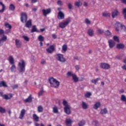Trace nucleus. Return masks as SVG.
Returning a JSON list of instances; mask_svg holds the SVG:
<instances>
[{
    "label": "nucleus",
    "mask_w": 126,
    "mask_h": 126,
    "mask_svg": "<svg viewBox=\"0 0 126 126\" xmlns=\"http://www.w3.org/2000/svg\"><path fill=\"white\" fill-rule=\"evenodd\" d=\"M48 81L50 84L51 87L59 88V87L60 86V82L59 81L54 78V77L49 78Z\"/></svg>",
    "instance_id": "1"
},
{
    "label": "nucleus",
    "mask_w": 126,
    "mask_h": 126,
    "mask_svg": "<svg viewBox=\"0 0 126 126\" xmlns=\"http://www.w3.org/2000/svg\"><path fill=\"white\" fill-rule=\"evenodd\" d=\"M63 104L64 106V111L66 115H70L71 114V111H70V109H71V107H70V105L68 104V103L66 100H63Z\"/></svg>",
    "instance_id": "2"
},
{
    "label": "nucleus",
    "mask_w": 126,
    "mask_h": 126,
    "mask_svg": "<svg viewBox=\"0 0 126 126\" xmlns=\"http://www.w3.org/2000/svg\"><path fill=\"white\" fill-rule=\"evenodd\" d=\"M25 62L24 60H21L18 64V70L19 72L23 73L25 72Z\"/></svg>",
    "instance_id": "3"
},
{
    "label": "nucleus",
    "mask_w": 126,
    "mask_h": 126,
    "mask_svg": "<svg viewBox=\"0 0 126 126\" xmlns=\"http://www.w3.org/2000/svg\"><path fill=\"white\" fill-rule=\"evenodd\" d=\"M115 30L116 31H120V30H123L125 32H126V26L124 25H122V24L120 23V22H116L115 24Z\"/></svg>",
    "instance_id": "4"
},
{
    "label": "nucleus",
    "mask_w": 126,
    "mask_h": 126,
    "mask_svg": "<svg viewBox=\"0 0 126 126\" xmlns=\"http://www.w3.org/2000/svg\"><path fill=\"white\" fill-rule=\"evenodd\" d=\"M70 22H71V18H70V17H68L66 19L65 21L59 24V27L62 29L65 28V27H66V26H67V25H68Z\"/></svg>",
    "instance_id": "5"
},
{
    "label": "nucleus",
    "mask_w": 126,
    "mask_h": 126,
    "mask_svg": "<svg viewBox=\"0 0 126 126\" xmlns=\"http://www.w3.org/2000/svg\"><path fill=\"white\" fill-rule=\"evenodd\" d=\"M0 96H1V97L5 100H9V99H11L12 98V94H3L2 92H0Z\"/></svg>",
    "instance_id": "6"
},
{
    "label": "nucleus",
    "mask_w": 126,
    "mask_h": 126,
    "mask_svg": "<svg viewBox=\"0 0 126 126\" xmlns=\"http://www.w3.org/2000/svg\"><path fill=\"white\" fill-rule=\"evenodd\" d=\"M57 57L56 58L57 60L61 63H65L66 61L65 58H63V55L62 54H57Z\"/></svg>",
    "instance_id": "7"
},
{
    "label": "nucleus",
    "mask_w": 126,
    "mask_h": 126,
    "mask_svg": "<svg viewBox=\"0 0 126 126\" xmlns=\"http://www.w3.org/2000/svg\"><path fill=\"white\" fill-rule=\"evenodd\" d=\"M21 21L22 23H25L27 22V14L25 13H22L21 14Z\"/></svg>",
    "instance_id": "8"
},
{
    "label": "nucleus",
    "mask_w": 126,
    "mask_h": 126,
    "mask_svg": "<svg viewBox=\"0 0 126 126\" xmlns=\"http://www.w3.org/2000/svg\"><path fill=\"white\" fill-rule=\"evenodd\" d=\"M100 67L103 69H109L110 68V65L106 63H101Z\"/></svg>",
    "instance_id": "9"
},
{
    "label": "nucleus",
    "mask_w": 126,
    "mask_h": 126,
    "mask_svg": "<svg viewBox=\"0 0 126 126\" xmlns=\"http://www.w3.org/2000/svg\"><path fill=\"white\" fill-rule=\"evenodd\" d=\"M57 17L59 20L64 19V14L62 11H60L58 13Z\"/></svg>",
    "instance_id": "10"
},
{
    "label": "nucleus",
    "mask_w": 126,
    "mask_h": 126,
    "mask_svg": "<svg viewBox=\"0 0 126 126\" xmlns=\"http://www.w3.org/2000/svg\"><path fill=\"white\" fill-rule=\"evenodd\" d=\"M51 11H52V10L51 9V8L43 9L42 13H43L44 16H47V15H48V14H50V13H51Z\"/></svg>",
    "instance_id": "11"
},
{
    "label": "nucleus",
    "mask_w": 126,
    "mask_h": 126,
    "mask_svg": "<svg viewBox=\"0 0 126 126\" xmlns=\"http://www.w3.org/2000/svg\"><path fill=\"white\" fill-rule=\"evenodd\" d=\"M25 113H26V110L25 109H23L21 111V113L20 114L19 118L20 120H23V118H24V116H25Z\"/></svg>",
    "instance_id": "12"
},
{
    "label": "nucleus",
    "mask_w": 126,
    "mask_h": 126,
    "mask_svg": "<svg viewBox=\"0 0 126 126\" xmlns=\"http://www.w3.org/2000/svg\"><path fill=\"white\" fill-rule=\"evenodd\" d=\"M55 51V47L54 45H51L49 48L46 49V51L48 54H52Z\"/></svg>",
    "instance_id": "13"
},
{
    "label": "nucleus",
    "mask_w": 126,
    "mask_h": 126,
    "mask_svg": "<svg viewBox=\"0 0 126 126\" xmlns=\"http://www.w3.org/2000/svg\"><path fill=\"white\" fill-rule=\"evenodd\" d=\"M108 43L109 48H110V49L114 48V47H115V45H116V43H115V41H114V40H109L108 41Z\"/></svg>",
    "instance_id": "14"
},
{
    "label": "nucleus",
    "mask_w": 126,
    "mask_h": 126,
    "mask_svg": "<svg viewBox=\"0 0 126 126\" xmlns=\"http://www.w3.org/2000/svg\"><path fill=\"white\" fill-rule=\"evenodd\" d=\"M118 14H119V11L118 10V9L114 10L112 13V18H115V17H117Z\"/></svg>",
    "instance_id": "15"
},
{
    "label": "nucleus",
    "mask_w": 126,
    "mask_h": 126,
    "mask_svg": "<svg viewBox=\"0 0 126 126\" xmlns=\"http://www.w3.org/2000/svg\"><path fill=\"white\" fill-rule=\"evenodd\" d=\"M88 34L90 37H93L94 36V30L90 29L88 30Z\"/></svg>",
    "instance_id": "16"
},
{
    "label": "nucleus",
    "mask_w": 126,
    "mask_h": 126,
    "mask_svg": "<svg viewBox=\"0 0 126 126\" xmlns=\"http://www.w3.org/2000/svg\"><path fill=\"white\" fill-rule=\"evenodd\" d=\"M31 26H32V20H30L26 22L25 27L27 28H31Z\"/></svg>",
    "instance_id": "17"
},
{
    "label": "nucleus",
    "mask_w": 126,
    "mask_h": 126,
    "mask_svg": "<svg viewBox=\"0 0 126 126\" xmlns=\"http://www.w3.org/2000/svg\"><path fill=\"white\" fill-rule=\"evenodd\" d=\"M72 124V120L71 119H66L65 120V124L67 126H71Z\"/></svg>",
    "instance_id": "18"
},
{
    "label": "nucleus",
    "mask_w": 126,
    "mask_h": 126,
    "mask_svg": "<svg viewBox=\"0 0 126 126\" xmlns=\"http://www.w3.org/2000/svg\"><path fill=\"white\" fill-rule=\"evenodd\" d=\"M116 48L119 50L123 49L125 48V44L122 43L117 44L116 45Z\"/></svg>",
    "instance_id": "19"
},
{
    "label": "nucleus",
    "mask_w": 126,
    "mask_h": 126,
    "mask_svg": "<svg viewBox=\"0 0 126 126\" xmlns=\"http://www.w3.org/2000/svg\"><path fill=\"white\" fill-rule=\"evenodd\" d=\"M32 96L30 95L28 98L25 99L24 101L25 103H31L32 102Z\"/></svg>",
    "instance_id": "20"
},
{
    "label": "nucleus",
    "mask_w": 126,
    "mask_h": 126,
    "mask_svg": "<svg viewBox=\"0 0 126 126\" xmlns=\"http://www.w3.org/2000/svg\"><path fill=\"white\" fill-rule=\"evenodd\" d=\"M82 108L84 109V110H86L88 109V104L86 103V102L84 101L82 102Z\"/></svg>",
    "instance_id": "21"
},
{
    "label": "nucleus",
    "mask_w": 126,
    "mask_h": 126,
    "mask_svg": "<svg viewBox=\"0 0 126 126\" xmlns=\"http://www.w3.org/2000/svg\"><path fill=\"white\" fill-rule=\"evenodd\" d=\"M0 87H7V84L4 81H0Z\"/></svg>",
    "instance_id": "22"
},
{
    "label": "nucleus",
    "mask_w": 126,
    "mask_h": 126,
    "mask_svg": "<svg viewBox=\"0 0 126 126\" xmlns=\"http://www.w3.org/2000/svg\"><path fill=\"white\" fill-rule=\"evenodd\" d=\"M10 64H14V59L12 56H10L8 59Z\"/></svg>",
    "instance_id": "23"
},
{
    "label": "nucleus",
    "mask_w": 126,
    "mask_h": 126,
    "mask_svg": "<svg viewBox=\"0 0 126 126\" xmlns=\"http://www.w3.org/2000/svg\"><path fill=\"white\" fill-rule=\"evenodd\" d=\"M15 44L17 48H20L21 46V42H20L18 39L15 40Z\"/></svg>",
    "instance_id": "24"
},
{
    "label": "nucleus",
    "mask_w": 126,
    "mask_h": 126,
    "mask_svg": "<svg viewBox=\"0 0 126 126\" xmlns=\"http://www.w3.org/2000/svg\"><path fill=\"white\" fill-rule=\"evenodd\" d=\"M100 106H101V103L99 102H97L94 105V109H95V110H97L98 108H99Z\"/></svg>",
    "instance_id": "25"
},
{
    "label": "nucleus",
    "mask_w": 126,
    "mask_h": 126,
    "mask_svg": "<svg viewBox=\"0 0 126 126\" xmlns=\"http://www.w3.org/2000/svg\"><path fill=\"white\" fill-rule=\"evenodd\" d=\"M100 113L101 115H106V114H108V110L107 108H104L101 110Z\"/></svg>",
    "instance_id": "26"
},
{
    "label": "nucleus",
    "mask_w": 126,
    "mask_h": 126,
    "mask_svg": "<svg viewBox=\"0 0 126 126\" xmlns=\"http://www.w3.org/2000/svg\"><path fill=\"white\" fill-rule=\"evenodd\" d=\"M0 5L2 6V9L0 10V13H3L5 9V6L2 3V2H0Z\"/></svg>",
    "instance_id": "27"
},
{
    "label": "nucleus",
    "mask_w": 126,
    "mask_h": 126,
    "mask_svg": "<svg viewBox=\"0 0 126 126\" xmlns=\"http://www.w3.org/2000/svg\"><path fill=\"white\" fill-rule=\"evenodd\" d=\"M10 70L12 72H15L16 71V66L14 64H12L10 67Z\"/></svg>",
    "instance_id": "28"
},
{
    "label": "nucleus",
    "mask_w": 126,
    "mask_h": 126,
    "mask_svg": "<svg viewBox=\"0 0 126 126\" xmlns=\"http://www.w3.org/2000/svg\"><path fill=\"white\" fill-rule=\"evenodd\" d=\"M62 51L63 53H65L67 51V45L66 44L63 45Z\"/></svg>",
    "instance_id": "29"
},
{
    "label": "nucleus",
    "mask_w": 126,
    "mask_h": 126,
    "mask_svg": "<svg viewBox=\"0 0 126 126\" xmlns=\"http://www.w3.org/2000/svg\"><path fill=\"white\" fill-rule=\"evenodd\" d=\"M32 118L35 122H39V117L36 114H33Z\"/></svg>",
    "instance_id": "30"
},
{
    "label": "nucleus",
    "mask_w": 126,
    "mask_h": 126,
    "mask_svg": "<svg viewBox=\"0 0 126 126\" xmlns=\"http://www.w3.org/2000/svg\"><path fill=\"white\" fill-rule=\"evenodd\" d=\"M72 77L74 82H78L79 79L78 77H77V76H76V75L74 74Z\"/></svg>",
    "instance_id": "31"
},
{
    "label": "nucleus",
    "mask_w": 126,
    "mask_h": 126,
    "mask_svg": "<svg viewBox=\"0 0 126 126\" xmlns=\"http://www.w3.org/2000/svg\"><path fill=\"white\" fill-rule=\"evenodd\" d=\"M105 36L107 37H110V36H112V33H111V32L109 30H107L105 31L104 33Z\"/></svg>",
    "instance_id": "32"
},
{
    "label": "nucleus",
    "mask_w": 126,
    "mask_h": 126,
    "mask_svg": "<svg viewBox=\"0 0 126 126\" xmlns=\"http://www.w3.org/2000/svg\"><path fill=\"white\" fill-rule=\"evenodd\" d=\"M31 32V33H34V32H38V31H37V28H36V26L34 25L32 26Z\"/></svg>",
    "instance_id": "33"
},
{
    "label": "nucleus",
    "mask_w": 126,
    "mask_h": 126,
    "mask_svg": "<svg viewBox=\"0 0 126 126\" xmlns=\"http://www.w3.org/2000/svg\"><path fill=\"white\" fill-rule=\"evenodd\" d=\"M75 5L79 7V6H81V5H82V2H81L80 0H79L75 3Z\"/></svg>",
    "instance_id": "34"
},
{
    "label": "nucleus",
    "mask_w": 126,
    "mask_h": 126,
    "mask_svg": "<svg viewBox=\"0 0 126 126\" xmlns=\"http://www.w3.org/2000/svg\"><path fill=\"white\" fill-rule=\"evenodd\" d=\"M43 106H42V105H39L37 107V111L38 112V113H42V112H43Z\"/></svg>",
    "instance_id": "35"
},
{
    "label": "nucleus",
    "mask_w": 126,
    "mask_h": 126,
    "mask_svg": "<svg viewBox=\"0 0 126 126\" xmlns=\"http://www.w3.org/2000/svg\"><path fill=\"white\" fill-rule=\"evenodd\" d=\"M38 40L40 41V42H43L45 38L41 35H39L38 37Z\"/></svg>",
    "instance_id": "36"
},
{
    "label": "nucleus",
    "mask_w": 126,
    "mask_h": 126,
    "mask_svg": "<svg viewBox=\"0 0 126 126\" xmlns=\"http://www.w3.org/2000/svg\"><path fill=\"white\" fill-rule=\"evenodd\" d=\"M6 110L5 108H3V107L0 106V113L1 114H4L5 113Z\"/></svg>",
    "instance_id": "37"
},
{
    "label": "nucleus",
    "mask_w": 126,
    "mask_h": 126,
    "mask_svg": "<svg viewBox=\"0 0 126 126\" xmlns=\"http://www.w3.org/2000/svg\"><path fill=\"white\" fill-rule=\"evenodd\" d=\"M74 74L72 73V72H70V71H68L67 72L66 75H67V77H70L72 76V77L73 76V75Z\"/></svg>",
    "instance_id": "38"
},
{
    "label": "nucleus",
    "mask_w": 126,
    "mask_h": 126,
    "mask_svg": "<svg viewBox=\"0 0 126 126\" xmlns=\"http://www.w3.org/2000/svg\"><path fill=\"white\" fill-rule=\"evenodd\" d=\"M99 78H97L96 79H93V80H92V83H94V84H95V85H96V83L98 82V81H99Z\"/></svg>",
    "instance_id": "39"
},
{
    "label": "nucleus",
    "mask_w": 126,
    "mask_h": 126,
    "mask_svg": "<svg viewBox=\"0 0 126 126\" xmlns=\"http://www.w3.org/2000/svg\"><path fill=\"white\" fill-rule=\"evenodd\" d=\"M113 39L115 41V42H117L118 43H120V39H119V37L117 36H114Z\"/></svg>",
    "instance_id": "40"
},
{
    "label": "nucleus",
    "mask_w": 126,
    "mask_h": 126,
    "mask_svg": "<svg viewBox=\"0 0 126 126\" xmlns=\"http://www.w3.org/2000/svg\"><path fill=\"white\" fill-rule=\"evenodd\" d=\"M78 126H84V125H85V121L84 120H82L81 121H80L79 123H78Z\"/></svg>",
    "instance_id": "41"
},
{
    "label": "nucleus",
    "mask_w": 126,
    "mask_h": 126,
    "mask_svg": "<svg viewBox=\"0 0 126 126\" xmlns=\"http://www.w3.org/2000/svg\"><path fill=\"white\" fill-rule=\"evenodd\" d=\"M97 34H103V33H104V30H101L100 29H97Z\"/></svg>",
    "instance_id": "42"
},
{
    "label": "nucleus",
    "mask_w": 126,
    "mask_h": 126,
    "mask_svg": "<svg viewBox=\"0 0 126 126\" xmlns=\"http://www.w3.org/2000/svg\"><path fill=\"white\" fill-rule=\"evenodd\" d=\"M53 109V113H54V114H57V113H59V110H58V107L57 106H55Z\"/></svg>",
    "instance_id": "43"
},
{
    "label": "nucleus",
    "mask_w": 126,
    "mask_h": 126,
    "mask_svg": "<svg viewBox=\"0 0 126 126\" xmlns=\"http://www.w3.org/2000/svg\"><path fill=\"white\" fill-rule=\"evenodd\" d=\"M9 9H10V10H12L13 11V10H14L15 9V6H14V5H13V4H11L9 6Z\"/></svg>",
    "instance_id": "44"
},
{
    "label": "nucleus",
    "mask_w": 126,
    "mask_h": 126,
    "mask_svg": "<svg viewBox=\"0 0 126 126\" xmlns=\"http://www.w3.org/2000/svg\"><path fill=\"white\" fill-rule=\"evenodd\" d=\"M44 94V90H43V88H42V90H40L38 94V97H40V96H42L43 94Z\"/></svg>",
    "instance_id": "45"
},
{
    "label": "nucleus",
    "mask_w": 126,
    "mask_h": 126,
    "mask_svg": "<svg viewBox=\"0 0 126 126\" xmlns=\"http://www.w3.org/2000/svg\"><path fill=\"white\" fill-rule=\"evenodd\" d=\"M91 95H92V94H91V93H87L85 94V96L86 97V98H90Z\"/></svg>",
    "instance_id": "46"
},
{
    "label": "nucleus",
    "mask_w": 126,
    "mask_h": 126,
    "mask_svg": "<svg viewBox=\"0 0 126 126\" xmlns=\"http://www.w3.org/2000/svg\"><path fill=\"white\" fill-rule=\"evenodd\" d=\"M5 26L6 27V28H8L9 29H11L12 28L11 25H9L8 23H5Z\"/></svg>",
    "instance_id": "47"
},
{
    "label": "nucleus",
    "mask_w": 126,
    "mask_h": 126,
    "mask_svg": "<svg viewBox=\"0 0 126 126\" xmlns=\"http://www.w3.org/2000/svg\"><path fill=\"white\" fill-rule=\"evenodd\" d=\"M2 41H3L4 42H5L6 40H7V37L6 36L3 35V36L0 39Z\"/></svg>",
    "instance_id": "48"
},
{
    "label": "nucleus",
    "mask_w": 126,
    "mask_h": 126,
    "mask_svg": "<svg viewBox=\"0 0 126 126\" xmlns=\"http://www.w3.org/2000/svg\"><path fill=\"white\" fill-rule=\"evenodd\" d=\"M109 15H110V14L107 12L102 13V16L104 17H107V16H109Z\"/></svg>",
    "instance_id": "49"
},
{
    "label": "nucleus",
    "mask_w": 126,
    "mask_h": 126,
    "mask_svg": "<svg viewBox=\"0 0 126 126\" xmlns=\"http://www.w3.org/2000/svg\"><path fill=\"white\" fill-rule=\"evenodd\" d=\"M23 38H24V40H25V41H27V42L29 41V37H28L27 36L24 35L23 36Z\"/></svg>",
    "instance_id": "50"
},
{
    "label": "nucleus",
    "mask_w": 126,
    "mask_h": 126,
    "mask_svg": "<svg viewBox=\"0 0 126 126\" xmlns=\"http://www.w3.org/2000/svg\"><path fill=\"white\" fill-rule=\"evenodd\" d=\"M57 4L58 5H63V1L61 0H59L57 1Z\"/></svg>",
    "instance_id": "51"
},
{
    "label": "nucleus",
    "mask_w": 126,
    "mask_h": 126,
    "mask_svg": "<svg viewBox=\"0 0 126 126\" xmlns=\"http://www.w3.org/2000/svg\"><path fill=\"white\" fill-rule=\"evenodd\" d=\"M67 6L69 9H71L72 8V4L69 3L67 4Z\"/></svg>",
    "instance_id": "52"
},
{
    "label": "nucleus",
    "mask_w": 126,
    "mask_h": 126,
    "mask_svg": "<svg viewBox=\"0 0 126 126\" xmlns=\"http://www.w3.org/2000/svg\"><path fill=\"white\" fill-rule=\"evenodd\" d=\"M85 23H86V24H88V25L90 24V23H91L90 20H89V19H85Z\"/></svg>",
    "instance_id": "53"
},
{
    "label": "nucleus",
    "mask_w": 126,
    "mask_h": 126,
    "mask_svg": "<svg viewBox=\"0 0 126 126\" xmlns=\"http://www.w3.org/2000/svg\"><path fill=\"white\" fill-rule=\"evenodd\" d=\"M3 34H4V31L0 29V36H1Z\"/></svg>",
    "instance_id": "54"
},
{
    "label": "nucleus",
    "mask_w": 126,
    "mask_h": 126,
    "mask_svg": "<svg viewBox=\"0 0 126 126\" xmlns=\"http://www.w3.org/2000/svg\"><path fill=\"white\" fill-rule=\"evenodd\" d=\"M123 93H125V90H124V89H121L119 91V94H123Z\"/></svg>",
    "instance_id": "55"
},
{
    "label": "nucleus",
    "mask_w": 126,
    "mask_h": 126,
    "mask_svg": "<svg viewBox=\"0 0 126 126\" xmlns=\"http://www.w3.org/2000/svg\"><path fill=\"white\" fill-rule=\"evenodd\" d=\"M122 13H123V15H125V14H126V8H125L123 9Z\"/></svg>",
    "instance_id": "56"
},
{
    "label": "nucleus",
    "mask_w": 126,
    "mask_h": 126,
    "mask_svg": "<svg viewBox=\"0 0 126 126\" xmlns=\"http://www.w3.org/2000/svg\"><path fill=\"white\" fill-rule=\"evenodd\" d=\"M39 0H31L32 3H36V2H38Z\"/></svg>",
    "instance_id": "57"
},
{
    "label": "nucleus",
    "mask_w": 126,
    "mask_h": 126,
    "mask_svg": "<svg viewBox=\"0 0 126 126\" xmlns=\"http://www.w3.org/2000/svg\"><path fill=\"white\" fill-rule=\"evenodd\" d=\"M40 63L42 64H45L46 63V60L43 59L41 60Z\"/></svg>",
    "instance_id": "58"
},
{
    "label": "nucleus",
    "mask_w": 126,
    "mask_h": 126,
    "mask_svg": "<svg viewBox=\"0 0 126 126\" xmlns=\"http://www.w3.org/2000/svg\"><path fill=\"white\" fill-rule=\"evenodd\" d=\"M12 89H15V88H18V85H14L12 87Z\"/></svg>",
    "instance_id": "59"
},
{
    "label": "nucleus",
    "mask_w": 126,
    "mask_h": 126,
    "mask_svg": "<svg viewBox=\"0 0 126 126\" xmlns=\"http://www.w3.org/2000/svg\"><path fill=\"white\" fill-rule=\"evenodd\" d=\"M10 32V29L6 30L5 33V34H8Z\"/></svg>",
    "instance_id": "60"
},
{
    "label": "nucleus",
    "mask_w": 126,
    "mask_h": 126,
    "mask_svg": "<svg viewBox=\"0 0 126 126\" xmlns=\"http://www.w3.org/2000/svg\"><path fill=\"white\" fill-rule=\"evenodd\" d=\"M52 38L53 39H57V35H56V34H52Z\"/></svg>",
    "instance_id": "61"
},
{
    "label": "nucleus",
    "mask_w": 126,
    "mask_h": 126,
    "mask_svg": "<svg viewBox=\"0 0 126 126\" xmlns=\"http://www.w3.org/2000/svg\"><path fill=\"white\" fill-rule=\"evenodd\" d=\"M3 42L4 41L0 39V46H2V45H3Z\"/></svg>",
    "instance_id": "62"
},
{
    "label": "nucleus",
    "mask_w": 126,
    "mask_h": 126,
    "mask_svg": "<svg viewBox=\"0 0 126 126\" xmlns=\"http://www.w3.org/2000/svg\"><path fill=\"white\" fill-rule=\"evenodd\" d=\"M121 0L122 3H124V4H126V0Z\"/></svg>",
    "instance_id": "63"
},
{
    "label": "nucleus",
    "mask_w": 126,
    "mask_h": 126,
    "mask_svg": "<svg viewBox=\"0 0 126 126\" xmlns=\"http://www.w3.org/2000/svg\"><path fill=\"white\" fill-rule=\"evenodd\" d=\"M76 70H79V66L78 65H76L75 66Z\"/></svg>",
    "instance_id": "64"
}]
</instances>
